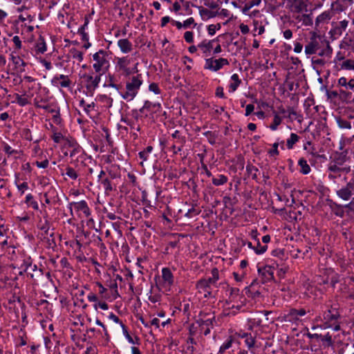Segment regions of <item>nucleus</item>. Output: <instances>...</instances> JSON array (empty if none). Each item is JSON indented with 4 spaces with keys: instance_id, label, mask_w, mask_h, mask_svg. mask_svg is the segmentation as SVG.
Returning a JSON list of instances; mask_svg holds the SVG:
<instances>
[{
    "instance_id": "nucleus-54",
    "label": "nucleus",
    "mask_w": 354,
    "mask_h": 354,
    "mask_svg": "<svg viewBox=\"0 0 354 354\" xmlns=\"http://www.w3.org/2000/svg\"><path fill=\"white\" fill-rule=\"evenodd\" d=\"M20 135L21 137L24 140H26L28 141L33 140L32 132L30 129L28 127L23 128L20 131Z\"/></svg>"
},
{
    "instance_id": "nucleus-47",
    "label": "nucleus",
    "mask_w": 354,
    "mask_h": 354,
    "mask_svg": "<svg viewBox=\"0 0 354 354\" xmlns=\"http://www.w3.org/2000/svg\"><path fill=\"white\" fill-rule=\"evenodd\" d=\"M340 48H351L354 50V37H344L339 44Z\"/></svg>"
},
{
    "instance_id": "nucleus-14",
    "label": "nucleus",
    "mask_w": 354,
    "mask_h": 354,
    "mask_svg": "<svg viewBox=\"0 0 354 354\" xmlns=\"http://www.w3.org/2000/svg\"><path fill=\"white\" fill-rule=\"evenodd\" d=\"M308 313H310V310H306L305 308H290L287 314L288 321L291 322H297L299 320L300 317L305 316Z\"/></svg>"
},
{
    "instance_id": "nucleus-25",
    "label": "nucleus",
    "mask_w": 354,
    "mask_h": 354,
    "mask_svg": "<svg viewBox=\"0 0 354 354\" xmlns=\"http://www.w3.org/2000/svg\"><path fill=\"white\" fill-rule=\"evenodd\" d=\"M333 13L332 10H329L324 11L317 17L315 21L316 26H319L320 24L328 23L333 17Z\"/></svg>"
},
{
    "instance_id": "nucleus-61",
    "label": "nucleus",
    "mask_w": 354,
    "mask_h": 354,
    "mask_svg": "<svg viewBox=\"0 0 354 354\" xmlns=\"http://www.w3.org/2000/svg\"><path fill=\"white\" fill-rule=\"evenodd\" d=\"M253 25H254V31L257 32L258 35H262L265 31L264 26L261 24V23H259L257 20L253 21Z\"/></svg>"
},
{
    "instance_id": "nucleus-60",
    "label": "nucleus",
    "mask_w": 354,
    "mask_h": 354,
    "mask_svg": "<svg viewBox=\"0 0 354 354\" xmlns=\"http://www.w3.org/2000/svg\"><path fill=\"white\" fill-rule=\"evenodd\" d=\"M232 345V339L231 338L227 339L223 344L220 346L219 353L223 354L226 350L229 349Z\"/></svg>"
},
{
    "instance_id": "nucleus-2",
    "label": "nucleus",
    "mask_w": 354,
    "mask_h": 354,
    "mask_svg": "<svg viewBox=\"0 0 354 354\" xmlns=\"http://www.w3.org/2000/svg\"><path fill=\"white\" fill-rule=\"evenodd\" d=\"M109 54L107 51L100 49L93 55V72L95 73L103 75L109 69L110 62H109Z\"/></svg>"
},
{
    "instance_id": "nucleus-51",
    "label": "nucleus",
    "mask_w": 354,
    "mask_h": 354,
    "mask_svg": "<svg viewBox=\"0 0 354 354\" xmlns=\"http://www.w3.org/2000/svg\"><path fill=\"white\" fill-rule=\"evenodd\" d=\"M295 18L299 21H302V25L309 26L313 24L312 18L309 15L302 14L301 15L295 17Z\"/></svg>"
},
{
    "instance_id": "nucleus-5",
    "label": "nucleus",
    "mask_w": 354,
    "mask_h": 354,
    "mask_svg": "<svg viewBox=\"0 0 354 354\" xmlns=\"http://www.w3.org/2000/svg\"><path fill=\"white\" fill-rule=\"evenodd\" d=\"M142 75L138 74L136 76H133L131 81L127 82L125 91L120 92V95L124 100L129 102L134 99L142 84Z\"/></svg>"
},
{
    "instance_id": "nucleus-38",
    "label": "nucleus",
    "mask_w": 354,
    "mask_h": 354,
    "mask_svg": "<svg viewBox=\"0 0 354 354\" xmlns=\"http://www.w3.org/2000/svg\"><path fill=\"white\" fill-rule=\"evenodd\" d=\"M36 53L37 54H44L46 50L47 46L44 38L39 36L35 44Z\"/></svg>"
},
{
    "instance_id": "nucleus-45",
    "label": "nucleus",
    "mask_w": 354,
    "mask_h": 354,
    "mask_svg": "<svg viewBox=\"0 0 354 354\" xmlns=\"http://www.w3.org/2000/svg\"><path fill=\"white\" fill-rule=\"evenodd\" d=\"M228 180V178L223 174H218L212 178V184L215 186H221L225 184Z\"/></svg>"
},
{
    "instance_id": "nucleus-53",
    "label": "nucleus",
    "mask_w": 354,
    "mask_h": 354,
    "mask_svg": "<svg viewBox=\"0 0 354 354\" xmlns=\"http://www.w3.org/2000/svg\"><path fill=\"white\" fill-rule=\"evenodd\" d=\"M203 136H205L207 139L208 142L211 145H214L216 144V134L215 132L211 131H207L204 132Z\"/></svg>"
},
{
    "instance_id": "nucleus-1",
    "label": "nucleus",
    "mask_w": 354,
    "mask_h": 354,
    "mask_svg": "<svg viewBox=\"0 0 354 354\" xmlns=\"http://www.w3.org/2000/svg\"><path fill=\"white\" fill-rule=\"evenodd\" d=\"M323 317L324 328H331L341 318L338 304L326 302L321 306Z\"/></svg>"
},
{
    "instance_id": "nucleus-28",
    "label": "nucleus",
    "mask_w": 354,
    "mask_h": 354,
    "mask_svg": "<svg viewBox=\"0 0 354 354\" xmlns=\"http://www.w3.org/2000/svg\"><path fill=\"white\" fill-rule=\"evenodd\" d=\"M36 107L42 109L53 115L56 114L57 112H60L59 106L55 104H39V103H36Z\"/></svg>"
},
{
    "instance_id": "nucleus-18",
    "label": "nucleus",
    "mask_w": 354,
    "mask_h": 354,
    "mask_svg": "<svg viewBox=\"0 0 354 354\" xmlns=\"http://www.w3.org/2000/svg\"><path fill=\"white\" fill-rule=\"evenodd\" d=\"M337 71H354V60L351 59H345L340 62L336 66H333Z\"/></svg>"
},
{
    "instance_id": "nucleus-62",
    "label": "nucleus",
    "mask_w": 354,
    "mask_h": 354,
    "mask_svg": "<svg viewBox=\"0 0 354 354\" xmlns=\"http://www.w3.org/2000/svg\"><path fill=\"white\" fill-rule=\"evenodd\" d=\"M130 118L139 123V120L142 118V115H140L139 112L137 111V109H132L128 114Z\"/></svg>"
},
{
    "instance_id": "nucleus-55",
    "label": "nucleus",
    "mask_w": 354,
    "mask_h": 354,
    "mask_svg": "<svg viewBox=\"0 0 354 354\" xmlns=\"http://www.w3.org/2000/svg\"><path fill=\"white\" fill-rule=\"evenodd\" d=\"M337 122L338 124V127L341 129H351V123L348 120L338 118L337 119Z\"/></svg>"
},
{
    "instance_id": "nucleus-9",
    "label": "nucleus",
    "mask_w": 354,
    "mask_h": 354,
    "mask_svg": "<svg viewBox=\"0 0 354 354\" xmlns=\"http://www.w3.org/2000/svg\"><path fill=\"white\" fill-rule=\"evenodd\" d=\"M337 196L344 201H348L354 194V178H351L345 186L336 191Z\"/></svg>"
},
{
    "instance_id": "nucleus-24",
    "label": "nucleus",
    "mask_w": 354,
    "mask_h": 354,
    "mask_svg": "<svg viewBox=\"0 0 354 354\" xmlns=\"http://www.w3.org/2000/svg\"><path fill=\"white\" fill-rule=\"evenodd\" d=\"M118 46L123 53H129L133 50V44L128 39H120Z\"/></svg>"
},
{
    "instance_id": "nucleus-29",
    "label": "nucleus",
    "mask_w": 354,
    "mask_h": 354,
    "mask_svg": "<svg viewBox=\"0 0 354 354\" xmlns=\"http://www.w3.org/2000/svg\"><path fill=\"white\" fill-rule=\"evenodd\" d=\"M201 210L197 204H192L185 212L184 216L188 218H193L201 213Z\"/></svg>"
},
{
    "instance_id": "nucleus-17",
    "label": "nucleus",
    "mask_w": 354,
    "mask_h": 354,
    "mask_svg": "<svg viewBox=\"0 0 354 354\" xmlns=\"http://www.w3.org/2000/svg\"><path fill=\"white\" fill-rule=\"evenodd\" d=\"M10 59L12 62L15 68L19 69L20 71H24V67L26 66V63L17 55V52L13 50L10 55Z\"/></svg>"
},
{
    "instance_id": "nucleus-11",
    "label": "nucleus",
    "mask_w": 354,
    "mask_h": 354,
    "mask_svg": "<svg viewBox=\"0 0 354 354\" xmlns=\"http://www.w3.org/2000/svg\"><path fill=\"white\" fill-rule=\"evenodd\" d=\"M50 83L53 86L58 88H71L72 81L69 77L66 75H55L50 80Z\"/></svg>"
},
{
    "instance_id": "nucleus-7",
    "label": "nucleus",
    "mask_w": 354,
    "mask_h": 354,
    "mask_svg": "<svg viewBox=\"0 0 354 354\" xmlns=\"http://www.w3.org/2000/svg\"><path fill=\"white\" fill-rule=\"evenodd\" d=\"M229 61L225 58H218L214 59L212 57L205 59L204 68L212 71H218L224 66L228 65Z\"/></svg>"
},
{
    "instance_id": "nucleus-4",
    "label": "nucleus",
    "mask_w": 354,
    "mask_h": 354,
    "mask_svg": "<svg viewBox=\"0 0 354 354\" xmlns=\"http://www.w3.org/2000/svg\"><path fill=\"white\" fill-rule=\"evenodd\" d=\"M102 76L100 74L95 73L93 71L88 73H84L80 75L84 86L86 90V94L87 96L93 95L95 90L99 87Z\"/></svg>"
},
{
    "instance_id": "nucleus-39",
    "label": "nucleus",
    "mask_w": 354,
    "mask_h": 354,
    "mask_svg": "<svg viewBox=\"0 0 354 354\" xmlns=\"http://www.w3.org/2000/svg\"><path fill=\"white\" fill-rule=\"evenodd\" d=\"M79 106L83 109L87 115H90L91 111L95 110L96 104L94 102H92L90 104H86L85 100L82 99L79 102Z\"/></svg>"
},
{
    "instance_id": "nucleus-23",
    "label": "nucleus",
    "mask_w": 354,
    "mask_h": 354,
    "mask_svg": "<svg viewBox=\"0 0 354 354\" xmlns=\"http://www.w3.org/2000/svg\"><path fill=\"white\" fill-rule=\"evenodd\" d=\"M120 121L126 124L131 129L136 130V131L138 132L141 131V126L140 123L136 122L135 120H133V119L130 118L128 115L122 116Z\"/></svg>"
},
{
    "instance_id": "nucleus-22",
    "label": "nucleus",
    "mask_w": 354,
    "mask_h": 354,
    "mask_svg": "<svg viewBox=\"0 0 354 354\" xmlns=\"http://www.w3.org/2000/svg\"><path fill=\"white\" fill-rule=\"evenodd\" d=\"M337 86L344 88L346 91H354V79L348 80L345 77H341L337 81Z\"/></svg>"
},
{
    "instance_id": "nucleus-19",
    "label": "nucleus",
    "mask_w": 354,
    "mask_h": 354,
    "mask_svg": "<svg viewBox=\"0 0 354 354\" xmlns=\"http://www.w3.org/2000/svg\"><path fill=\"white\" fill-rule=\"evenodd\" d=\"M80 173L81 169L73 166L68 165L65 168V172L62 173V175L66 176L73 180H76L80 176Z\"/></svg>"
},
{
    "instance_id": "nucleus-42",
    "label": "nucleus",
    "mask_w": 354,
    "mask_h": 354,
    "mask_svg": "<svg viewBox=\"0 0 354 354\" xmlns=\"http://www.w3.org/2000/svg\"><path fill=\"white\" fill-rule=\"evenodd\" d=\"M300 137L295 133H291L290 137L286 140V147L288 149H292L295 145L299 142Z\"/></svg>"
},
{
    "instance_id": "nucleus-44",
    "label": "nucleus",
    "mask_w": 354,
    "mask_h": 354,
    "mask_svg": "<svg viewBox=\"0 0 354 354\" xmlns=\"http://www.w3.org/2000/svg\"><path fill=\"white\" fill-rule=\"evenodd\" d=\"M44 240L46 241L47 244L46 247L48 248L54 249L55 248H56L57 244L55 239V233L53 232V229L52 230L51 232L48 236H44Z\"/></svg>"
},
{
    "instance_id": "nucleus-16",
    "label": "nucleus",
    "mask_w": 354,
    "mask_h": 354,
    "mask_svg": "<svg viewBox=\"0 0 354 354\" xmlns=\"http://www.w3.org/2000/svg\"><path fill=\"white\" fill-rule=\"evenodd\" d=\"M196 289L198 290L199 292H204V297L205 298H209L213 297L212 296V288L211 286L207 285L206 281L204 280H199L197 281L196 284Z\"/></svg>"
},
{
    "instance_id": "nucleus-36",
    "label": "nucleus",
    "mask_w": 354,
    "mask_h": 354,
    "mask_svg": "<svg viewBox=\"0 0 354 354\" xmlns=\"http://www.w3.org/2000/svg\"><path fill=\"white\" fill-rule=\"evenodd\" d=\"M319 44L317 41H311L305 46V53L307 55L316 54L319 50Z\"/></svg>"
},
{
    "instance_id": "nucleus-43",
    "label": "nucleus",
    "mask_w": 354,
    "mask_h": 354,
    "mask_svg": "<svg viewBox=\"0 0 354 354\" xmlns=\"http://www.w3.org/2000/svg\"><path fill=\"white\" fill-rule=\"evenodd\" d=\"M130 64V59L127 57H122L118 58L115 68L118 71H122L125 68L128 67Z\"/></svg>"
},
{
    "instance_id": "nucleus-10",
    "label": "nucleus",
    "mask_w": 354,
    "mask_h": 354,
    "mask_svg": "<svg viewBox=\"0 0 354 354\" xmlns=\"http://www.w3.org/2000/svg\"><path fill=\"white\" fill-rule=\"evenodd\" d=\"M288 6L292 13H303L308 11V0H286Z\"/></svg>"
},
{
    "instance_id": "nucleus-59",
    "label": "nucleus",
    "mask_w": 354,
    "mask_h": 354,
    "mask_svg": "<svg viewBox=\"0 0 354 354\" xmlns=\"http://www.w3.org/2000/svg\"><path fill=\"white\" fill-rule=\"evenodd\" d=\"M244 342L249 348H253L255 344V337L249 333L247 337L244 339Z\"/></svg>"
},
{
    "instance_id": "nucleus-27",
    "label": "nucleus",
    "mask_w": 354,
    "mask_h": 354,
    "mask_svg": "<svg viewBox=\"0 0 354 354\" xmlns=\"http://www.w3.org/2000/svg\"><path fill=\"white\" fill-rule=\"evenodd\" d=\"M69 147L71 148L70 151V158H74L80 155H83L86 153L83 148L76 142H73L69 144Z\"/></svg>"
},
{
    "instance_id": "nucleus-46",
    "label": "nucleus",
    "mask_w": 354,
    "mask_h": 354,
    "mask_svg": "<svg viewBox=\"0 0 354 354\" xmlns=\"http://www.w3.org/2000/svg\"><path fill=\"white\" fill-rule=\"evenodd\" d=\"M25 203L28 207H32L35 210L39 209L38 203L34 199V197L31 194H28L26 195L25 198Z\"/></svg>"
},
{
    "instance_id": "nucleus-12",
    "label": "nucleus",
    "mask_w": 354,
    "mask_h": 354,
    "mask_svg": "<svg viewBox=\"0 0 354 354\" xmlns=\"http://www.w3.org/2000/svg\"><path fill=\"white\" fill-rule=\"evenodd\" d=\"M97 181L103 186L106 195H109L114 190L111 179L109 178L104 170L100 171L97 176Z\"/></svg>"
},
{
    "instance_id": "nucleus-26",
    "label": "nucleus",
    "mask_w": 354,
    "mask_h": 354,
    "mask_svg": "<svg viewBox=\"0 0 354 354\" xmlns=\"http://www.w3.org/2000/svg\"><path fill=\"white\" fill-rule=\"evenodd\" d=\"M46 204H51L56 203V198H58L57 193L55 189L50 187L48 192L44 194Z\"/></svg>"
},
{
    "instance_id": "nucleus-57",
    "label": "nucleus",
    "mask_w": 354,
    "mask_h": 354,
    "mask_svg": "<svg viewBox=\"0 0 354 354\" xmlns=\"http://www.w3.org/2000/svg\"><path fill=\"white\" fill-rule=\"evenodd\" d=\"M254 248V252L257 254H263L267 250L268 246L266 245H262L259 240H257Z\"/></svg>"
},
{
    "instance_id": "nucleus-49",
    "label": "nucleus",
    "mask_w": 354,
    "mask_h": 354,
    "mask_svg": "<svg viewBox=\"0 0 354 354\" xmlns=\"http://www.w3.org/2000/svg\"><path fill=\"white\" fill-rule=\"evenodd\" d=\"M274 118L272 124L270 125V129L272 131H276L282 122V118L279 115L276 111H273Z\"/></svg>"
},
{
    "instance_id": "nucleus-40",
    "label": "nucleus",
    "mask_w": 354,
    "mask_h": 354,
    "mask_svg": "<svg viewBox=\"0 0 354 354\" xmlns=\"http://www.w3.org/2000/svg\"><path fill=\"white\" fill-rule=\"evenodd\" d=\"M328 205L330 209L334 212L335 214L339 216H342L344 214V211L342 209V206L336 202H334L332 200H328Z\"/></svg>"
},
{
    "instance_id": "nucleus-41",
    "label": "nucleus",
    "mask_w": 354,
    "mask_h": 354,
    "mask_svg": "<svg viewBox=\"0 0 354 354\" xmlns=\"http://www.w3.org/2000/svg\"><path fill=\"white\" fill-rule=\"evenodd\" d=\"M245 170L248 176H250L253 180L257 181V174L259 172V170L256 166L248 163L246 165Z\"/></svg>"
},
{
    "instance_id": "nucleus-8",
    "label": "nucleus",
    "mask_w": 354,
    "mask_h": 354,
    "mask_svg": "<svg viewBox=\"0 0 354 354\" xmlns=\"http://www.w3.org/2000/svg\"><path fill=\"white\" fill-rule=\"evenodd\" d=\"M228 298L225 301V304L230 305L232 303H245L246 298L241 292L239 288L230 287L228 288Z\"/></svg>"
},
{
    "instance_id": "nucleus-33",
    "label": "nucleus",
    "mask_w": 354,
    "mask_h": 354,
    "mask_svg": "<svg viewBox=\"0 0 354 354\" xmlns=\"http://www.w3.org/2000/svg\"><path fill=\"white\" fill-rule=\"evenodd\" d=\"M44 221H42L41 219L39 221V222L37 223V227L42 232L43 231H49V230L50 228V223L49 221L48 213L46 211L44 214Z\"/></svg>"
},
{
    "instance_id": "nucleus-31",
    "label": "nucleus",
    "mask_w": 354,
    "mask_h": 354,
    "mask_svg": "<svg viewBox=\"0 0 354 354\" xmlns=\"http://www.w3.org/2000/svg\"><path fill=\"white\" fill-rule=\"evenodd\" d=\"M32 259L30 256H24L19 269H24V271L30 270L32 268L36 269V265L32 263Z\"/></svg>"
},
{
    "instance_id": "nucleus-3",
    "label": "nucleus",
    "mask_w": 354,
    "mask_h": 354,
    "mask_svg": "<svg viewBox=\"0 0 354 354\" xmlns=\"http://www.w3.org/2000/svg\"><path fill=\"white\" fill-rule=\"evenodd\" d=\"M348 158L344 152L336 153L328 165V171L335 174H348L351 171V167L346 165Z\"/></svg>"
},
{
    "instance_id": "nucleus-63",
    "label": "nucleus",
    "mask_w": 354,
    "mask_h": 354,
    "mask_svg": "<svg viewBox=\"0 0 354 354\" xmlns=\"http://www.w3.org/2000/svg\"><path fill=\"white\" fill-rule=\"evenodd\" d=\"M15 98H16V102L20 106H25L29 103V101L27 98L21 97L19 94L15 93Z\"/></svg>"
},
{
    "instance_id": "nucleus-58",
    "label": "nucleus",
    "mask_w": 354,
    "mask_h": 354,
    "mask_svg": "<svg viewBox=\"0 0 354 354\" xmlns=\"http://www.w3.org/2000/svg\"><path fill=\"white\" fill-rule=\"evenodd\" d=\"M312 142L311 141H307L306 143L304 144V149L307 151L308 153L313 156H316L317 152L316 149L314 147L311 146Z\"/></svg>"
},
{
    "instance_id": "nucleus-15",
    "label": "nucleus",
    "mask_w": 354,
    "mask_h": 354,
    "mask_svg": "<svg viewBox=\"0 0 354 354\" xmlns=\"http://www.w3.org/2000/svg\"><path fill=\"white\" fill-rule=\"evenodd\" d=\"M69 205L73 206L76 211L82 212L86 217L91 215V210L88 206V204L84 200L79 202L71 203ZM70 209L71 211H72L71 207H70Z\"/></svg>"
},
{
    "instance_id": "nucleus-21",
    "label": "nucleus",
    "mask_w": 354,
    "mask_h": 354,
    "mask_svg": "<svg viewBox=\"0 0 354 354\" xmlns=\"http://www.w3.org/2000/svg\"><path fill=\"white\" fill-rule=\"evenodd\" d=\"M162 278L165 285L170 287L173 285L174 279V275L169 268H163L161 270Z\"/></svg>"
},
{
    "instance_id": "nucleus-6",
    "label": "nucleus",
    "mask_w": 354,
    "mask_h": 354,
    "mask_svg": "<svg viewBox=\"0 0 354 354\" xmlns=\"http://www.w3.org/2000/svg\"><path fill=\"white\" fill-rule=\"evenodd\" d=\"M277 263H273L272 265H267L264 266H257V270L259 276L261 277V281L263 283L271 281L274 279V271L275 267H277Z\"/></svg>"
},
{
    "instance_id": "nucleus-30",
    "label": "nucleus",
    "mask_w": 354,
    "mask_h": 354,
    "mask_svg": "<svg viewBox=\"0 0 354 354\" xmlns=\"http://www.w3.org/2000/svg\"><path fill=\"white\" fill-rule=\"evenodd\" d=\"M95 100L100 102L106 109L111 108L113 105V98L105 94L98 95Z\"/></svg>"
},
{
    "instance_id": "nucleus-13",
    "label": "nucleus",
    "mask_w": 354,
    "mask_h": 354,
    "mask_svg": "<svg viewBox=\"0 0 354 354\" xmlns=\"http://www.w3.org/2000/svg\"><path fill=\"white\" fill-rule=\"evenodd\" d=\"M87 161H91V157L88 156L86 153H83V155H80L78 156H75L74 158H71L70 163L73 167H77L82 170V167H84L87 165Z\"/></svg>"
},
{
    "instance_id": "nucleus-56",
    "label": "nucleus",
    "mask_w": 354,
    "mask_h": 354,
    "mask_svg": "<svg viewBox=\"0 0 354 354\" xmlns=\"http://www.w3.org/2000/svg\"><path fill=\"white\" fill-rule=\"evenodd\" d=\"M3 151L8 156H12L14 154H17L18 153L17 150L12 149L8 143L3 142H2Z\"/></svg>"
},
{
    "instance_id": "nucleus-35",
    "label": "nucleus",
    "mask_w": 354,
    "mask_h": 354,
    "mask_svg": "<svg viewBox=\"0 0 354 354\" xmlns=\"http://www.w3.org/2000/svg\"><path fill=\"white\" fill-rule=\"evenodd\" d=\"M316 54L321 57H326L328 58H330L333 54V48L330 46L329 42L326 41V46L323 48H321L319 46V50H317Z\"/></svg>"
},
{
    "instance_id": "nucleus-34",
    "label": "nucleus",
    "mask_w": 354,
    "mask_h": 354,
    "mask_svg": "<svg viewBox=\"0 0 354 354\" xmlns=\"http://www.w3.org/2000/svg\"><path fill=\"white\" fill-rule=\"evenodd\" d=\"M298 166L299 167V172L303 175H307L311 171L310 167L304 158L299 159Z\"/></svg>"
},
{
    "instance_id": "nucleus-20",
    "label": "nucleus",
    "mask_w": 354,
    "mask_h": 354,
    "mask_svg": "<svg viewBox=\"0 0 354 354\" xmlns=\"http://www.w3.org/2000/svg\"><path fill=\"white\" fill-rule=\"evenodd\" d=\"M214 41L215 39H204L203 41L198 44V47L199 49L202 50L203 53L205 56H209L211 53L212 50L213 49V44L214 43Z\"/></svg>"
},
{
    "instance_id": "nucleus-52",
    "label": "nucleus",
    "mask_w": 354,
    "mask_h": 354,
    "mask_svg": "<svg viewBox=\"0 0 354 354\" xmlns=\"http://www.w3.org/2000/svg\"><path fill=\"white\" fill-rule=\"evenodd\" d=\"M73 59L77 60L79 62L83 60V53L78 50L75 48H72L69 51Z\"/></svg>"
},
{
    "instance_id": "nucleus-48",
    "label": "nucleus",
    "mask_w": 354,
    "mask_h": 354,
    "mask_svg": "<svg viewBox=\"0 0 354 354\" xmlns=\"http://www.w3.org/2000/svg\"><path fill=\"white\" fill-rule=\"evenodd\" d=\"M153 149L152 146H147L144 150L138 153L139 158L142 160V161H147L149 159V155L153 151Z\"/></svg>"
},
{
    "instance_id": "nucleus-32",
    "label": "nucleus",
    "mask_w": 354,
    "mask_h": 354,
    "mask_svg": "<svg viewBox=\"0 0 354 354\" xmlns=\"http://www.w3.org/2000/svg\"><path fill=\"white\" fill-rule=\"evenodd\" d=\"M43 274V269L39 268L37 266L36 269L32 268L30 270H28V277L33 281V282H37L41 277H42Z\"/></svg>"
},
{
    "instance_id": "nucleus-50",
    "label": "nucleus",
    "mask_w": 354,
    "mask_h": 354,
    "mask_svg": "<svg viewBox=\"0 0 354 354\" xmlns=\"http://www.w3.org/2000/svg\"><path fill=\"white\" fill-rule=\"evenodd\" d=\"M319 339H320L322 342L323 345L324 346L329 347V346H331L333 345V341L332 339V336H331V335H330L329 333H327L324 335H322L321 334V337H319Z\"/></svg>"
},
{
    "instance_id": "nucleus-64",
    "label": "nucleus",
    "mask_w": 354,
    "mask_h": 354,
    "mask_svg": "<svg viewBox=\"0 0 354 354\" xmlns=\"http://www.w3.org/2000/svg\"><path fill=\"white\" fill-rule=\"evenodd\" d=\"M339 99L341 100H348L349 98H351V92H350L349 91H346V89L344 88H340L339 91Z\"/></svg>"
},
{
    "instance_id": "nucleus-37",
    "label": "nucleus",
    "mask_w": 354,
    "mask_h": 354,
    "mask_svg": "<svg viewBox=\"0 0 354 354\" xmlns=\"http://www.w3.org/2000/svg\"><path fill=\"white\" fill-rule=\"evenodd\" d=\"M231 81L232 82L229 85V91L230 93H233L241 84V80H240L238 74L234 73L231 76Z\"/></svg>"
}]
</instances>
